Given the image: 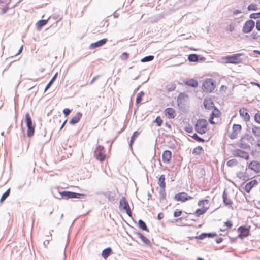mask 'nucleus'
<instances>
[{"label": "nucleus", "instance_id": "1", "mask_svg": "<svg viewBox=\"0 0 260 260\" xmlns=\"http://www.w3.org/2000/svg\"><path fill=\"white\" fill-rule=\"evenodd\" d=\"M198 205L201 208L197 209L193 214L197 217H200L204 214L210 208V201L207 199H202L198 201Z\"/></svg>", "mask_w": 260, "mask_h": 260}, {"label": "nucleus", "instance_id": "2", "mask_svg": "<svg viewBox=\"0 0 260 260\" xmlns=\"http://www.w3.org/2000/svg\"><path fill=\"white\" fill-rule=\"evenodd\" d=\"M208 123L205 119H199L197 121L194 128L196 132L200 134H205L208 130Z\"/></svg>", "mask_w": 260, "mask_h": 260}, {"label": "nucleus", "instance_id": "3", "mask_svg": "<svg viewBox=\"0 0 260 260\" xmlns=\"http://www.w3.org/2000/svg\"><path fill=\"white\" fill-rule=\"evenodd\" d=\"M241 55V53L235 54L224 57L222 60L225 63L238 64L242 62V59L240 57Z\"/></svg>", "mask_w": 260, "mask_h": 260}, {"label": "nucleus", "instance_id": "4", "mask_svg": "<svg viewBox=\"0 0 260 260\" xmlns=\"http://www.w3.org/2000/svg\"><path fill=\"white\" fill-rule=\"evenodd\" d=\"M25 121L27 127V135L28 137L34 135L35 132V126L32 124L31 117L28 113L25 114Z\"/></svg>", "mask_w": 260, "mask_h": 260}, {"label": "nucleus", "instance_id": "5", "mask_svg": "<svg viewBox=\"0 0 260 260\" xmlns=\"http://www.w3.org/2000/svg\"><path fill=\"white\" fill-rule=\"evenodd\" d=\"M215 88V86L211 79H207L203 83L202 89L206 92H211Z\"/></svg>", "mask_w": 260, "mask_h": 260}, {"label": "nucleus", "instance_id": "6", "mask_svg": "<svg viewBox=\"0 0 260 260\" xmlns=\"http://www.w3.org/2000/svg\"><path fill=\"white\" fill-rule=\"evenodd\" d=\"M119 208L121 210L126 212L127 214L131 217L132 212L128 202L126 201L125 198L123 197L121 199L119 202Z\"/></svg>", "mask_w": 260, "mask_h": 260}, {"label": "nucleus", "instance_id": "7", "mask_svg": "<svg viewBox=\"0 0 260 260\" xmlns=\"http://www.w3.org/2000/svg\"><path fill=\"white\" fill-rule=\"evenodd\" d=\"M193 197L189 196L185 192H181L176 194L174 196V199L176 201L182 203L185 202L188 200H192Z\"/></svg>", "mask_w": 260, "mask_h": 260}, {"label": "nucleus", "instance_id": "8", "mask_svg": "<svg viewBox=\"0 0 260 260\" xmlns=\"http://www.w3.org/2000/svg\"><path fill=\"white\" fill-rule=\"evenodd\" d=\"M94 156L96 159L103 161L105 158V150L103 147L98 146L94 150Z\"/></svg>", "mask_w": 260, "mask_h": 260}, {"label": "nucleus", "instance_id": "9", "mask_svg": "<svg viewBox=\"0 0 260 260\" xmlns=\"http://www.w3.org/2000/svg\"><path fill=\"white\" fill-rule=\"evenodd\" d=\"M60 194L61 197L66 200H68L71 198H77L79 199L81 196H83L84 194L81 193H78L68 191H63L60 192Z\"/></svg>", "mask_w": 260, "mask_h": 260}, {"label": "nucleus", "instance_id": "10", "mask_svg": "<svg viewBox=\"0 0 260 260\" xmlns=\"http://www.w3.org/2000/svg\"><path fill=\"white\" fill-rule=\"evenodd\" d=\"M250 226L248 228L242 226H240L238 229V232L239 233L238 237L241 239H243L248 236L250 235Z\"/></svg>", "mask_w": 260, "mask_h": 260}, {"label": "nucleus", "instance_id": "11", "mask_svg": "<svg viewBox=\"0 0 260 260\" xmlns=\"http://www.w3.org/2000/svg\"><path fill=\"white\" fill-rule=\"evenodd\" d=\"M233 131L230 135V138L234 139L238 137L242 130V126L240 124H234L233 125Z\"/></svg>", "mask_w": 260, "mask_h": 260}, {"label": "nucleus", "instance_id": "12", "mask_svg": "<svg viewBox=\"0 0 260 260\" xmlns=\"http://www.w3.org/2000/svg\"><path fill=\"white\" fill-rule=\"evenodd\" d=\"M255 25V23L253 20H250L247 21L244 24L243 26V31L244 33H248L250 32L254 28Z\"/></svg>", "mask_w": 260, "mask_h": 260}, {"label": "nucleus", "instance_id": "13", "mask_svg": "<svg viewBox=\"0 0 260 260\" xmlns=\"http://www.w3.org/2000/svg\"><path fill=\"white\" fill-rule=\"evenodd\" d=\"M239 115L245 122H248L250 119L248 110L245 108L243 107L239 109Z\"/></svg>", "mask_w": 260, "mask_h": 260}, {"label": "nucleus", "instance_id": "14", "mask_svg": "<svg viewBox=\"0 0 260 260\" xmlns=\"http://www.w3.org/2000/svg\"><path fill=\"white\" fill-rule=\"evenodd\" d=\"M248 168L255 172H260V163L257 161L253 160L251 161L249 164Z\"/></svg>", "mask_w": 260, "mask_h": 260}, {"label": "nucleus", "instance_id": "15", "mask_svg": "<svg viewBox=\"0 0 260 260\" xmlns=\"http://www.w3.org/2000/svg\"><path fill=\"white\" fill-rule=\"evenodd\" d=\"M213 111L209 119L210 122L212 124L215 123V122L213 120L214 118H219L220 116L221 112L220 111L216 108L215 107L213 109Z\"/></svg>", "mask_w": 260, "mask_h": 260}, {"label": "nucleus", "instance_id": "16", "mask_svg": "<svg viewBox=\"0 0 260 260\" xmlns=\"http://www.w3.org/2000/svg\"><path fill=\"white\" fill-rule=\"evenodd\" d=\"M164 114L169 119H173L176 115L175 110L172 108H167L164 111Z\"/></svg>", "mask_w": 260, "mask_h": 260}, {"label": "nucleus", "instance_id": "17", "mask_svg": "<svg viewBox=\"0 0 260 260\" xmlns=\"http://www.w3.org/2000/svg\"><path fill=\"white\" fill-rule=\"evenodd\" d=\"M204 105L205 108L210 110L215 108L212 100L210 98H206L204 101Z\"/></svg>", "mask_w": 260, "mask_h": 260}, {"label": "nucleus", "instance_id": "18", "mask_svg": "<svg viewBox=\"0 0 260 260\" xmlns=\"http://www.w3.org/2000/svg\"><path fill=\"white\" fill-rule=\"evenodd\" d=\"M235 155L236 156L240 157L245 159H248L249 158L248 153L240 149H238L235 151Z\"/></svg>", "mask_w": 260, "mask_h": 260}, {"label": "nucleus", "instance_id": "19", "mask_svg": "<svg viewBox=\"0 0 260 260\" xmlns=\"http://www.w3.org/2000/svg\"><path fill=\"white\" fill-rule=\"evenodd\" d=\"M82 116V114L80 112H77L70 120V123L74 125L77 123L81 119Z\"/></svg>", "mask_w": 260, "mask_h": 260}, {"label": "nucleus", "instance_id": "20", "mask_svg": "<svg viewBox=\"0 0 260 260\" xmlns=\"http://www.w3.org/2000/svg\"><path fill=\"white\" fill-rule=\"evenodd\" d=\"M258 184V182L256 180H252L247 183L245 186V190L247 192H249L252 188Z\"/></svg>", "mask_w": 260, "mask_h": 260}, {"label": "nucleus", "instance_id": "21", "mask_svg": "<svg viewBox=\"0 0 260 260\" xmlns=\"http://www.w3.org/2000/svg\"><path fill=\"white\" fill-rule=\"evenodd\" d=\"M172 157V153L169 150H166L162 153V159L164 162L168 163Z\"/></svg>", "mask_w": 260, "mask_h": 260}, {"label": "nucleus", "instance_id": "22", "mask_svg": "<svg viewBox=\"0 0 260 260\" xmlns=\"http://www.w3.org/2000/svg\"><path fill=\"white\" fill-rule=\"evenodd\" d=\"M107 41V39L106 38L103 39L95 43L91 44L90 45V48L91 49H94L95 48L99 47L105 44Z\"/></svg>", "mask_w": 260, "mask_h": 260}, {"label": "nucleus", "instance_id": "23", "mask_svg": "<svg viewBox=\"0 0 260 260\" xmlns=\"http://www.w3.org/2000/svg\"><path fill=\"white\" fill-rule=\"evenodd\" d=\"M185 84L188 86L196 87L198 85V83L195 79H189L185 82Z\"/></svg>", "mask_w": 260, "mask_h": 260}, {"label": "nucleus", "instance_id": "24", "mask_svg": "<svg viewBox=\"0 0 260 260\" xmlns=\"http://www.w3.org/2000/svg\"><path fill=\"white\" fill-rule=\"evenodd\" d=\"M233 226L232 221L230 220H228L224 222L223 223V228L221 229L220 231L222 232H225L229 229H230Z\"/></svg>", "mask_w": 260, "mask_h": 260}, {"label": "nucleus", "instance_id": "25", "mask_svg": "<svg viewBox=\"0 0 260 260\" xmlns=\"http://www.w3.org/2000/svg\"><path fill=\"white\" fill-rule=\"evenodd\" d=\"M111 252L112 249L111 248H106L102 251V256L105 259H106L111 254Z\"/></svg>", "mask_w": 260, "mask_h": 260}, {"label": "nucleus", "instance_id": "26", "mask_svg": "<svg viewBox=\"0 0 260 260\" xmlns=\"http://www.w3.org/2000/svg\"><path fill=\"white\" fill-rule=\"evenodd\" d=\"M165 176L164 175H161L158 179V185L161 188H165L166 187V183L165 182Z\"/></svg>", "mask_w": 260, "mask_h": 260}, {"label": "nucleus", "instance_id": "27", "mask_svg": "<svg viewBox=\"0 0 260 260\" xmlns=\"http://www.w3.org/2000/svg\"><path fill=\"white\" fill-rule=\"evenodd\" d=\"M252 132L255 137L260 138V127L253 126L252 128Z\"/></svg>", "mask_w": 260, "mask_h": 260}, {"label": "nucleus", "instance_id": "28", "mask_svg": "<svg viewBox=\"0 0 260 260\" xmlns=\"http://www.w3.org/2000/svg\"><path fill=\"white\" fill-rule=\"evenodd\" d=\"M48 19L46 20H41L39 21L37 23V27L38 29L40 30L42 27L45 25L48 22Z\"/></svg>", "mask_w": 260, "mask_h": 260}, {"label": "nucleus", "instance_id": "29", "mask_svg": "<svg viewBox=\"0 0 260 260\" xmlns=\"http://www.w3.org/2000/svg\"><path fill=\"white\" fill-rule=\"evenodd\" d=\"M223 202L225 205L227 206H231L233 202L232 201L228 198L227 194H225L224 192L223 194Z\"/></svg>", "mask_w": 260, "mask_h": 260}, {"label": "nucleus", "instance_id": "30", "mask_svg": "<svg viewBox=\"0 0 260 260\" xmlns=\"http://www.w3.org/2000/svg\"><path fill=\"white\" fill-rule=\"evenodd\" d=\"M203 151V149L202 147L199 146L193 149V150L192 151V153L194 155H198V154H201Z\"/></svg>", "mask_w": 260, "mask_h": 260}, {"label": "nucleus", "instance_id": "31", "mask_svg": "<svg viewBox=\"0 0 260 260\" xmlns=\"http://www.w3.org/2000/svg\"><path fill=\"white\" fill-rule=\"evenodd\" d=\"M57 76V73H56L54 76L53 77V78H52V79L50 81V82L47 84V86H46L45 87V90H44V92H46L49 88L51 86V85H52V84L53 83V82L54 81V80H55V79L56 78Z\"/></svg>", "mask_w": 260, "mask_h": 260}, {"label": "nucleus", "instance_id": "32", "mask_svg": "<svg viewBox=\"0 0 260 260\" xmlns=\"http://www.w3.org/2000/svg\"><path fill=\"white\" fill-rule=\"evenodd\" d=\"M188 60L191 62H196L198 60V56L195 54H191L188 56Z\"/></svg>", "mask_w": 260, "mask_h": 260}, {"label": "nucleus", "instance_id": "33", "mask_svg": "<svg viewBox=\"0 0 260 260\" xmlns=\"http://www.w3.org/2000/svg\"><path fill=\"white\" fill-rule=\"evenodd\" d=\"M139 227L144 231H148L147 227L145 223L142 220H139L138 221Z\"/></svg>", "mask_w": 260, "mask_h": 260}, {"label": "nucleus", "instance_id": "34", "mask_svg": "<svg viewBox=\"0 0 260 260\" xmlns=\"http://www.w3.org/2000/svg\"><path fill=\"white\" fill-rule=\"evenodd\" d=\"M139 134V133L137 131L134 132V133L133 134V135L131 137V139L129 142V145L131 147H132V146L134 142L135 139L138 136Z\"/></svg>", "mask_w": 260, "mask_h": 260}, {"label": "nucleus", "instance_id": "35", "mask_svg": "<svg viewBox=\"0 0 260 260\" xmlns=\"http://www.w3.org/2000/svg\"><path fill=\"white\" fill-rule=\"evenodd\" d=\"M238 164V161L235 159H232L228 161L226 164L229 167H233L236 166Z\"/></svg>", "mask_w": 260, "mask_h": 260}, {"label": "nucleus", "instance_id": "36", "mask_svg": "<svg viewBox=\"0 0 260 260\" xmlns=\"http://www.w3.org/2000/svg\"><path fill=\"white\" fill-rule=\"evenodd\" d=\"M139 237L142 240V241L145 244H148L150 243L149 240L147 237H146L143 235H142V234L139 233Z\"/></svg>", "mask_w": 260, "mask_h": 260}, {"label": "nucleus", "instance_id": "37", "mask_svg": "<svg viewBox=\"0 0 260 260\" xmlns=\"http://www.w3.org/2000/svg\"><path fill=\"white\" fill-rule=\"evenodd\" d=\"M144 93L143 92H140L137 94L136 98V103L137 104H140L142 101V98L144 96Z\"/></svg>", "mask_w": 260, "mask_h": 260}, {"label": "nucleus", "instance_id": "38", "mask_svg": "<svg viewBox=\"0 0 260 260\" xmlns=\"http://www.w3.org/2000/svg\"><path fill=\"white\" fill-rule=\"evenodd\" d=\"M10 189H8L1 197L0 201L3 202L9 196Z\"/></svg>", "mask_w": 260, "mask_h": 260}, {"label": "nucleus", "instance_id": "39", "mask_svg": "<svg viewBox=\"0 0 260 260\" xmlns=\"http://www.w3.org/2000/svg\"><path fill=\"white\" fill-rule=\"evenodd\" d=\"M154 57L152 55L146 56L141 59V61L143 62L150 61L154 59Z\"/></svg>", "mask_w": 260, "mask_h": 260}, {"label": "nucleus", "instance_id": "40", "mask_svg": "<svg viewBox=\"0 0 260 260\" xmlns=\"http://www.w3.org/2000/svg\"><path fill=\"white\" fill-rule=\"evenodd\" d=\"M154 123H156L158 126H160L163 123V120L160 118V116H157L155 120L154 121Z\"/></svg>", "mask_w": 260, "mask_h": 260}, {"label": "nucleus", "instance_id": "41", "mask_svg": "<svg viewBox=\"0 0 260 260\" xmlns=\"http://www.w3.org/2000/svg\"><path fill=\"white\" fill-rule=\"evenodd\" d=\"M247 9L249 11H255L258 9V7L255 4H251L248 6Z\"/></svg>", "mask_w": 260, "mask_h": 260}, {"label": "nucleus", "instance_id": "42", "mask_svg": "<svg viewBox=\"0 0 260 260\" xmlns=\"http://www.w3.org/2000/svg\"><path fill=\"white\" fill-rule=\"evenodd\" d=\"M159 196L160 199L161 200H165L166 199V192L165 188H161V190L159 191Z\"/></svg>", "mask_w": 260, "mask_h": 260}, {"label": "nucleus", "instance_id": "43", "mask_svg": "<svg viewBox=\"0 0 260 260\" xmlns=\"http://www.w3.org/2000/svg\"><path fill=\"white\" fill-rule=\"evenodd\" d=\"M192 137L199 142H203L204 140L198 136L196 134H193Z\"/></svg>", "mask_w": 260, "mask_h": 260}, {"label": "nucleus", "instance_id": "44", "mask_svg": "<svg viewBox=\"0 0 260 260\" xmlns=\"http://www.w3.org/2000/svg\"><path fill=\"white\" fill-rule=\"evenodd\" d=\"M250 18L252 19H257L260 18V12L251 14L250 15Z\"/></svg>", "mask_w": 260, "mask_h": 260}, {"label": "nucleus", "instance_id": "45", "mask_svg": "<svg viewBox=\"0 0 260 260\" xmlns=\"http://www.w3.org/2000/svg\"><path fill=\"white\" fill-rule=\"evenodd\" d=\"M255 121L260 124V113H256L254 115Z\"/></svg>", "mask_w": 260, "mask_h": 260}, {"label": "nucleus", "instance_id": "46", "mask_svg": "<svg viewBox=\"0 0 260 260\" xmlns=\"http://www.w3.org/2000/svg\"><path fill=\"white\" fill-rule=\"evenodd\" d=\"M129 54L126 52H124L121 54L120 58L122 60H127Z\"/></svg>", "mask_w": 260, "mask_h": 260}, {"label": "nucleus", "instance_id": "47", "mask_svg": "<svg viewBox=\"0 0 260 260\" xmlns=\"http://www.w3.org/2000/svg\"><path fill=\"white\" fill-rule=\"evenodd\" d=\"M182 212L181 210H179L177 209L174 212V214H173L174 216L175 217H179L180 216H181Z\"/></svg>", "mask_w": 260, "mask_h": 260}, {"label": "nucleus", "instance_id": "48", "mask_svg": "<svg viewBox=\"0 0 260 260\" xmlns=\"http://www.w3.org/2000/svg\"><path fill=\"white\" fill-rule=\"evenodd\" d=\"M184 130L187 133H192L193 131V128L190 125H188L184 127Z\"/></svg>", "mask_w": 260, "mask_h": 260}, {"label": "nucleus", "instance_id": "49", "mask_svg": "<svg viewBox=\"0 0 260 260\" xmlns=\"http://www.w3.org/2000/svg\"><path fill=\"white\" fill-rule=\"evenodd\" d=\"M205 236H207L208 237H215L217 236V234L216 233H207V234H203Z\"/></svg>", "mask_w": 260, "mask_h": 260}, {"label": "nucleus", "instance_id": "50", "mask_svg": "<svg viewBox=\"0 0 260 260\" xmlns=\"http://www.w3.org/2000/svg\"><path fill=\"white\" fill-rule=\"evenodd\" d=\"M63 112L65 115V116H68L70 113L71 112V110L68 108H66L63 110Z\"/></svg>", "mask_w": 260, "mask_h": 260}, {"label": "nucleus", "instance_id": "51", "mask_svg": "<svg viewBox=\"0 0 260 260\" xmlns=\"http://www.w3.org/2000/svg\"><path fill=\"white\" fill-rule=\"evenodd\" d=\"M228 29L230 31H232L234 29V26L233 24H230L228 27Z\"/></svg>", "mask_w": 260, "mask_h": 260}, {"label": "nucleus", "instance_id": "52", "mask_svg": "<svg viewBox=\"0 0 260 260\" xmlns=\"http://www.w3.org/2000/svg\"><path fill=\"white\" fill-rule=\"evenodd\" d=\"M256 28L260 31V20H257L256 23Z\"/></svg>", "mask_w": 260, "mask_h": 260}, {"label": "nucleus", "instance_id": "53", "mask_svg": "<svg viewBox=\"0 0 260 260\" xmlns=\"http://www.w3.org/2000/svg\"><path fill=\"white\" fill-rule=\"evenodd\" d=\"M164 218V214L162 213H159L158 214V216H157V218L159 220H161V219H162Z\"/></svg>", "mask_w": 260, "mask_h": 260}, {"label": "nucleus", "instance_id": "54", "mask_svg": "<svg viewBox=\"0 0 260 260\" xmlns=\"http://www.w3.org/2000/svg\"><path fill=\"white\" fill-rule=\"evenodd\" d=\"M226 89H227V87L224 85H222L220 88V89L221 91H225L226 90Z\"/></svg>", "mask_w": 260, "mask_h": 260}, {"label": "nucleus", "instance_id": "55", "mask_svg": "<svg viewBox=\"0 0 260 260\" xmlns=\"http://www.w3.org/2000/svg\"><path fill=\"white\" fill-rule=\"evenodd\" d=\"M223 241V239L222 238H218L216 240V242L217 243H220Z\"/></svg>", "mask_w": 260, "mask_h": 260}, {"label": "nucleus", "instance_id": "56", "mask_svg": "<svg viewBox=\"0 0 260 260\" xmlns=\"http://www.w3.org/2000/svg\"><path fill=\"white\" fill-rule=\"evenodd\" d=\"M175 87H176L175 85V84H173V85H172L171 87L170 88H169L168 89L170 91H172V90H174Z\"/></svg>", "mask_w": 260, "mask_h": 260}, {"label": "nucleus", "instance_id": "57", "mask_svg": "<svg viewBox=\"0 0 260 260\" xmlns=\"http://www.w3.org/2000/svg\"><path fill=\"white\" fill-rule=\"evenodd\" d=\"M67 121V120L66 119V120L63 122V123H62V125H61V127H60V129H62V128L63 127V126H64V125L66 124V123Z\"/></svg>", "mask_w": 260, "mask_h": 260}, {"label": "nucleus", "instance_id": "58", "mask_svg": "<svg viewBox=\"0 0 260 260\" xmlns=\"http://www.w3.org/2000/svg\"><path fill=\"white\" fill-rule=\"evenodd\" d=\"M96 78H97V77H94L92 79V80L91 81V82H90V84H92V83L94 82V81L96 79Z\"/></svg>", "mask_w": 260, "mask_h": 260}, {"label": "nucleus", "instance_id": "59", "mask_svg": "<svg viewBox=\"0 0 260 260\" xmlns=\"http://www.w3.org/2000/svg\"><path fill=\"white\" fill-rule=\"evenodd\" d=\"M253 52L255 53L256 54H258L260 55V51L258 50H254Z\"/></svg>", "mask_w": 260, "mask_h": 260}, {"label": "nucleus", "instance_id": "60", "mask_svg": "<svg viewBox=\"0 0 260 260\" xmlns=\"http://www.w3.org/2000/svg\"><path fill=\"white\" fill-rule=\"evenodd\" d=\"M22 49H23V47L21 46V48L19 50L18 54H20L22 52Z\"/></svg>", "mask_w": 260, "mask_h": 260}, {"label": "nucleus", "instance_id": "61", "mask_svg": "<svg viewBox=\"0 0 260 260\" xmlns=\"http://www.w3.org/2000/svg\"><path fill=\"white\" fill-rule=\"evenodd\" d=\"M197 260H204V259L202 258H200V257H198L197 258Z\"/></svg>", "mask_w": 260, "mask_h": 260}, {"label": "nucleus", "instance_id": "62", "mask_svg": "<svg viewBox=\"0 0 260 260\" xmlns=\"http://www.w3.org/2000/svg\"><path fill=\"white\" fill-rule=\"evenodd\" d=\"M255 85H256L257 86H258V87H260V85L258 84V83H254Z\"/></svg>", "mask_w": 260, "mask_h": 260}, {"label": "nucleus", "instance_id": "63", "mask_svg": "<svg viewBox=\"0 0 260 260\" xmlns=\"http://www.w3.org/2000/svg\"><path fill=\"white\" fill-rule=\"evenodd\" d=\"M241 12L240 11H237L235 14L240 13Z\"/></svg>", "mask_w": 260, "mask_h": 260}, {"label": "nucleus", "instance_id": "64", "mask_svg": "<svg viewBox=\"0 0 260 260\" xmlns=\"http://www.w3.org/2000/svg\"><path fill=\"white\" fill-rule=\"evenodd\" d=\"M180 219H181V218L177 219H176V221H178V220H180Z\"/></svg>", "mask_w": 260, "mask_h": 260}]
</instances>
